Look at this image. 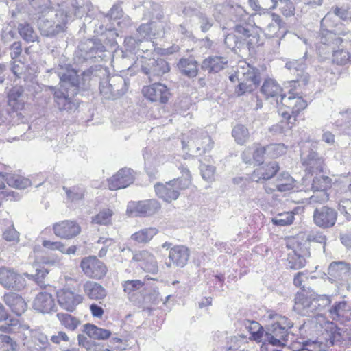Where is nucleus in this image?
<instances>
[{
    "label": "nucleus",
    "mask_w": 351,
    "mask_h": 351,
    "mask_svg": "<svg viewBox=\"0 0 351 351\" xmlns=\"http://www.w3.org/2000/svg\"><path fill=\"white\" fill-rule=\"evenodd\" d=\"M10 317L9 313L3 306L2 303L0 302V322L6 321Z\"/></svg>",
    "instance_id": "63"
},
{
    "label": "nucleus",
    "mask_w": 351,
    "mask_h": 351,
    "mask_svg": "<svg viewBox=\"0 0 351 351\" xmlns=\"http://www.w3.org/2000/svg\"><path fill=\"white\" fill-rule=\"evenodd\" d=\"M84 332L91 339L97 340L108 339L112 332L108 329L101 328L92 324L84 325Z\"/></svg>",
    "instance_id": "29"
},
{
    "label": "nucleus",
    "mask_w": 351,
    "mask_h": 351,
    "mask_svg": "<svg viewBox=\"0 0 351 351\" xmlns=\"http://www.w3.org/2000/svg\"><path fill=\"white\" fill-rule=\"evenodd\" d=\"M83 289L90 300H101L106 296V289L101 285L95 282L86 281L83 285Z\"/></svg>",
    "instance_id": "27"
},
{
    "label": "nucleus",
    "mask_w": 351,
    "mask_h": 351,
    "mask_svg": "<svg viewBox=\"0 0 351 351\" xmlns=\"http://www.w3.org/2000/svg\"><path fill=\"white\" fill-rule=\"evenodd\" d=\"M232 135L238 144H245L250 136L248 129L241 124H238L234 127L232 131Z\"/></svg>",
    "instance_id": "44"
},
{
    "label": "nucleus",
    "mask_w": 351,
    "mask_h": 351,
    "mask_svg": "<svg viewBox=\"0 0 351 351\" xmlns=\"http://www.w3.org/2000/svg\"><path fill=\"white\" fill-rule=\"evenodd\" d=\"M24 88L22 86H14L8 93V104L13 111L23 110L25 101L22 99Z\"/></svg>",
    "instance_id": "21"
},
{
    "label": "nucleus",
    "mask_w": 351,
    "mask_h": 351,
    "mask_svg": "<svg viewBox=\"0 0 351 351\" xmlns=\"http://www.w3.org/2000/svg\"><path fill=\"white\" fill-rule=\"evenodd\" d=\"M325 331L328 335V340L331 346L341 341L342 335L340 332V328L334 322H326L325 323Z\"/></svg>",
    "instance_id": "36"
},
{
    "label": "nucleus",
    "mask_w": 351,
    "mask_h": 351,
    "mask_svg": "<svg viewBox=\"0 0 351 351\" xmlns=\"http://www.w3.org/2000/svg\"><path fill=\"white\" fill-rule=\"evenodd\" d=\"M178 67L183 75L189 77H195L198 74V62L192 56L181 58L178 63Z\"/></svg>",
    "instance_id": "25"
},
{
    "label": "nucleus",
    "mask_w": 351,
    "mask_h": 351,
    "mask_svg": "<svg viewBox=\"0 0 351 351\" xmlns=\"http://www.w3.org/2000/svg\"><path fill=\"white\" fill-rule=\"evenodd\" d=\"M80 267L84 275L92 279L100 280L108 271L105 263L95 256L83 258L80 262Z\"/></svg>",
    "instance_id": "7"
},
{
    "label": "nucleus",
    "mask_w": 351,
    "mask_h": 351,
    "mask_svg": "<svg viewBox=\"0 0 351 351\" xmlns=\"http://www.w3.org/2000/svg\"><path fill=\"white\" fill-rule=\"evenodd\" d=\"M34 308L41 313H50L55 307V300L51 293L40 292L34 300Z\"/></svg>",
    "instance_id": "22"
},
{
    "label": "nucleus",
    "mask_w": 351,
    "mask_h": 351,
    "mask_svg": "<svg viewBox=\"0 0 351 351\" xmlns=\"http://www.w3.org/2000/svg\"><path fill=\"white\" fill-rule=\"evenodd\" d=\"M337 215V211L334 208L323 206L315 209L313 222L321 228H330L336 223Z\"/></svg>",
    "instance_id": "12"
},
{
    "label": "nucleus",
    "mask_w": 351,
    "mask_h": 351,
    "mask_svg": "<svg viewBox=\"0 0 351 351\" xmlns=\"http://www.w3.org/2000/svg\"><path fill=\"white\" fill-rule=\"evenodd\" d=\"M322 140L327 143H333L335 142V136L330 132L324 133Z\"/></svg>",
    "instance_id": "64"
},
{
    "label": "nucleus",
    "mask_w": 351,
    "mask_h": 351,
    "mask_svg": "<svg viewBox=\"0 0 351 351\" xmlns=\"http://www.w3.org/2000/svg\"><path fill=\"white\" fill-rule=\"evenodd\" d=\"M160 208V203L156 199L140 201L132 204L130 208L131 215L145 216L154 214Z\"/></svg>",
    "instance_id": "17"
},
{
    "label": "nucleus",
    "mask_w": 351,
    "mask_h": 351,
    "mask_svg": "<svg viewBox=\"0 0 351 351\" xmlns=\"http://www.w3.org/2000/svg\"><path fill=\"white\" fill-rule=\"evenodd\" d=\"M67 198L71 202L78 201L83 199L84 196V190L80 186H73L69 189H65Z\"/></svg>",
    "instance_id": "49"
},
{
    "label": "nucleus",
    "mask_w": 351,
    "mask_h": 351,
    "mask_svg": "<svg viewBox=\"0 0 351 351\" xmlns=\"http://www.w3.org/2000/svg\"><path fill=\"white\" fill-rule=\"evenodd\" d=\"M54 234L60 239L70 240L78 236L82 228L75 220H62L52 227Z\"/></svg>",
    "instance_id": "13"
},
{
    "label": "nucleus",
    "mask_w": 351,
    "mask_h": 351,
    "mask_svg": "<svg viewBox=\"0 0 351 351\" xmlns=\"http://www.w3.org/2000/svg\"><path fill=\"white\" fill-rule=\"evenodd\" d=\"M289 330L274 327L271 325V335L268 337L269 343L278 347H285L288 341Z\"/></svg>",
    "instance_id": "28"
},
{
    "label": "nucleus",
    "mask_w": 351,
    "mask_h": 351,
    "mask_svg": "<svg viewBox=\"0 0 351 351\" xmlns=\"http://www.w3.org/2000/svg\"><path fill=\"white\" fill-rule=\"evenodd\" d=\"M5 182L9 186L19 189H25L29 184L28 179L18 174H12L11 172L7 177Z\"/></svg>",
    "instance_id": "45"
},
{
    "label": "nucleus",
    "mask_w": 351,
    "mask_h": 351,
    "mask_svg": "<svg viewBox=\"0 0 351 351\" xmlns=\"http://www.w3.org/2000/svg\"><path fill=\"white\" fill-rule=\"evenodd\" d=\"M57 317L65 328L71 331L75 330L80 324V321L76 317L67 313H58Z\"/></svg>",
    "instance_id": "42"
},
{
    "label": "nucleus",
    "mask_w": 351,
    "mask_h": 351,
    "mask_svg": "<svg viewBox=\"0 0 351 351\" xmlns=\"http://www.w3.org/2000/svg\"><path fill=\"white\" fill-rule=\"evenodd\" d=\"M142 94L149 101L161 105L167 104L172 96L170 89L160 82L144 86L142 88Z\"/></svg>",
    "instance_id": "6"
},
{
    "label": "nucleus",
    "mask_w": 351,
    "mask_h": 351,
    "mask_svg": "<svg viewBox=\"0 0 351 351\" xmlns=\"http://www.w3.org/2000/svg\"><path fill=\"white\" fill-rule=\"evenodd\" d=\"M332 62L338 65L347 64L351 62V55L348 50H336L332 54Z\"/></svg>",
    "instance_id": "48"
},
{
    "label": "nucleus",
    "mask_w": 351,
    "mask_h": 351,
    "mask_svg": "<svg viewBox=\"0 0 351 351\" xmlns=\"http://www.w3.org/2000/svg\"><path fill=\"white\" fill-rule=\"evenodd\" d=\"M282 6L280 8L281 13L286 17L294 15L295 8L289 0H281Z\"/></svg>",
    "instance_id": "55"
},
{
    "label": "nucleus",
    "mask_w": 351,
    "mask_h": 351,
    "mask_svg": "<svg viewBox=\"0 0 351 351\" xmlns=\"http://www.w3.org/2000/svg\"><path fill=\"white\" fill-rule=\"evenodd\" d=\"M263 188L268 194L275 191L289 193L295 191L296 181L289 173L282 172L277 176L273 182L265 183Z\"/></svg>",
    "instance_id": "8"
},
{
    "label": "nucleus",
    "mask_w": 351,
    "mask_h": 351,
    "mask_svg": "<svg viewBox=\"0 0 351 351\" xmlns=\"http://www.w3.org/2000/svg\"><path fill=\"white\" fill-rule=\"evenodd\" d=\"M267 149L265 145L261 143H254L252 146L247 147L241 154L243 161L248 165H259L264 162Z\"/></svg>",
    "instance_id": "15"
},
{
    "label": "nucleus",
    "mask_w": 351,
    "mask_h": 351,
    "mask_svg": "<svg viewBox=\"0 0 351 351\" xmlns=\"http://www.w3.org/2000/svg\"><path fill=\"white\" fill-rule=\"evenodd\" d=\"M27 328L19 319H11L9 323L0 326V351H16L17 341L26 339L25 332Z\"/></svg>",
    "instance_id": "2"
},
{
    "label": "nucleus",
    "mask_w": 351,
    "mask_h": 351,
    "mask_svg": "<svg viewBox=\"0 0 351 351\" xmlns=\"http://www.w3.org/2000/svg\"><path fill=\"white\" fill-rule=\"evenodd\" d=\"M18 32L23 39L27 43H33L38 39V36L32 26L28 23H20L18 27Z\"/></svg>",
    "instance_id": "39"
},
{
    "label": "nucleus",
    "mask_w": 351,
    "mask_h": 351,
    "mask_svg": "<svg viewBox=\"0 0 351 351\" xmlns=\"http://www.w3.org/2000/svg\"><path fill=\"white\" fill-rule=\"evenodd\" d=\"M191 184L192 178L189 173L185 178H178L165 183H156L154 191L158 198L171 203L179 197L182 191L189 189Z\"/></svg>",
    "instance_id": "3"
},
{
    "label": "nucleus",
    "mask_w": 351,
    "mask_h": 351,
    "mask_svg": "<svg viewBox=\"0 0 351 351\" xmlns=\"http://www.w3.org/2000/svg\"><path fill=\"white\" fill-rule=\"evenodd\" d=\"M134 171L130 168H121L107 180L108 187L111 191L124 189L134 182Z\"/></svg>",
    "instance_id": "14"
},
{
    "label": "nucleus",
    "mask_w": 351,
    "mask_h": 351,
    "mask_svg": "<svg viewBox=\"0 0 351 351\" xmlns=\"http://www.w3.org/2000/svg\"><path fill=\"white\" fill-rule=\"evenodd\" d=\"M240 82L235 88V93L238 96L250 93L256 89L261 82L260 71L254 67L247 66L246 71L239 78Z\"/></svg>",
    "instance_id": "5"
},
{
    "label": "nucleus",
    "mask_w": 351,
    "mask_h": 351,
    "mask_svg": "<svg viewBox=\"0 0 351 351\" xmlns=\"http://www.w3.org/2000/svg\"><path fill=\"white\" fill-rule=\"evenodd\" d=\"M261 90L267 98H274L284 95L280 85L271 79L266 80L263 82Z\"/></svg>",
    "instance_id": "31"
},
{
    "label": "nucleus",
    "mask_w": 351,
    "mask_h": 351,
    "mask_svg": "<svg viewBox=\"0 0 351 351\" xmlns=\"http://www.w3.org/2000/svg\"><path fill=\"white\" fill-rule=\"evenodd\" d=\"M330 317L341 324L351 319V307L345 301L336 302L329 310Z\"/></svg>",
    "instance_id": "19"
},
{
    "label": "nucleus",
    "mask_w": 351,
    "mask_h": 351,
    "mask_svg": "<svg viewBox=\"0 0 351 351\" xmlns=\"http://www.w3.org/2000/svg\"><path fill=\"white\" fill-rule=\"evenodd\" d=\"M308 272L306 271H300L295 274L293 278V285L300 288H304L303 282L304 281V279H307V275Z\"/></svg>",
    "instance_id": "59"
},
{
    "label": "nucleus",
    "mask_w": 351,
    "mask_h": 351,
    "mask_svg": "<svg viewBox=\"0 0 351 351\" xmlns=\"http://www.w3.org/2000/svg\"><path fill=\"white\" fill-rule=\"evenodd\" d=\"M272 22L267 27V34L270 37H280L285 33V24L280 16L277 14L272 13Z\"/></svg>",
    "instance_id": "30"
},
{
    "label": "nucleus",
    "mask_w": 351,
    "mask_h": 351,
    "mask_svg": "<svg viewBox=\"0 0 351 351\" xmlns=\"http://www.w3.org/2000/svg\"><path fill=\"white\" fill-rule=\"evenodd\" d=\"M308 80V75L304 73L296 80L289 82V90L277 101L278 112L282 119L280 131L283 133L292 130L298 119L303 115L308 106V101L298 91L299 88L306 86Z\"/></svg>",
    "instance_id": "1"
},
{
    "label": "nucleus",
    "mask_w": 351,
    "mask_h": 351,
    "mask_svg": "<svg viewBox=\"0 0 351 351\" xmlns=\"http://www.w3.org/2000/svg\"><path fill=\"white\" fill-rule=\"evenodd\" d=\"M148 64L151 65L149 68L145 66H142L143 73L148 75L160 76L168 73L170 70L168 62L162 59L152 60Z\"/></svg>",
    "instance_id": "26"
},
{
    "label": "nucleus",
    "mask_w": 351,
    "mask_h": 351,
    "mask_svg": "<svg viewBox=\"0 0 351 351\" xmlns=\"http://www.w3.org/2000/svg\"><path fill=\"white\" fill-rule=\"evenodd\" d=\"M280 170L277 161L261 162L257 165L251 174V178L256 182H265L274 178Z\"/></svg>",
    "instance_id": "11"
},
{
    "label": "nucleus",
    "mask_w": 351,
    "mask_h": 351,
    "mask_svg": "<svg viewBox=\"0 0 351 351\" xmlns=\"http://www.w3.org/2000/svg\"><path fill=\"white\" fill-rule=\"evenodd\" d=\"M267 155L274 159L285 156L288 151V147L282 143H274L265 145Z\"/></svg>",
    "instance_id": "37"
},
{
    "label": "nucleus",
    "mask_w": 351,
    "mask_h": 351,
    "mask_svg": "<svg viewBox=\"0 0 351 351\" xmlns=\"http://www.w3.org/2000/svg\"><path fill=\"white\" fill-rule=\"evenodd\" d=\"M158 233L156 228L149 227L141 229L131 235V239L138 244H146Z\"/></svg>",
    "instance_id": "32"
},
{
    "label": "nucleus",
    "mask_w": 351,
    "mask_h": 351,
    "mask_svg": "<svg viewBox=\"0 0 351 351\" xmlns=\"http://www.w3.org/2000/svg\"><path fill=\"white\" fill-rule=\"evenodd\" d=\"M3 300L16 315H21L27 310V305L24 299L17 293L9 292L4 294Z\"/></svg>",
    "instance_id": "20"
},
{
    "label": "nucleus",
    "mask_w": 351,
    "mask_h": 351,
    "mask_svg": "<svg viewBox=\"0 0 351 351\" xmlns=\"http://www.w3.org/2000/svg\"><path fill=\"white\" fill-rule=\"evenodd\" d=\"M320 43L327 45H339L342 44L344 41L348 42L337 36V34L331 31L322 30L320 33ZM348 47L347 45H345Z\"/></svg>",
    "instance_id": "38"
},
{
    "label": "nucleus",
    "mask_w": 351,
    "mask_h": 351,
    "mask_svg": "<svg viewBox=\"0 0 351 351\" xmlns=\"http://www.w3.org/2000/svg\"><path fill=\"white\" fill-rule=\"evenodd\" d=\"M190 250L183 245H177L170 248L169 252L168 267L176 266L183 267L185 266L189 259Z\"/></svg>",
    "instance_id": "16"
},
{
    "label": "nucleus",
    "mask_w": 351,
    "mask_h": 351,
    "mask_svg": "<svg viewBox=\"0 0 351 351\" xmlns=\"http://www.w3.org/2000/svg\"><path fill=\"white\" fill-rule=\"evenodd\" d=\"M2 224L6 228L2 233L3 239L13 243H17L19 241V233L16 230L13 222L3 219Z\"/></svg>",
    "instance_id": "35"
},
{
    "label": "nucleus",
    "mask_w": 351,
    "mask_h": 351,
    "mask_svg": "<svg viewBox=\"0 0 351 351\" xmlns=\"http://www.w3.org/2000/svg\"><path fill=\"white\" fill-rule=\"evenodd\" d=\"M29 1L35 9L48 8L51 5L50 0H29Z\"/></svg>",
    "instance_id": "61"
},
{
    "label": "nucleus",
    "mask_w": 351,
    "mask_h": 351,
    "mask_svg": "<svg viewBox=\"0 0 351 351\" xmlns=\"http://www.w3.org/2000/svg\"><path fill=\"white\" fill-rule=\"evenodd\" d=\"M36 267V274L23 273V276L27 277L29 280L36 282L38 285L43 283L45 277L48 275L49 270L44 267L34 264Z\"/></svg>",
    "instance_id": "46"
},
{
    "label": "nucleus",
    "mask_w": 351,
    "mask_h": 351,
    "mask_svg": "<svg viewBox=\"0 0 351 351\" xmlns=\"http://www.w3.org/2000/svg\"><path fill=\"white\" fill-rule=\"evenodd\" d=\"M348 6L335 7L333 10L335 15L344 21H351V10Z\"/></svg>",
    "instance_id": "53"
},
{
    "label": "nucleus",
    "mask_w": 351,
    "mask_h": 351,
    "mask_svg": "<svg viewBox=\"0 0 351 351\" xmlns=\"http://www.w3.org/2000/svg\"><path fill=\"white\" fill-rule=\"evenodd\" d=\"M306 261L305 258L297 253L289 254L288 265L291 269L298 270L305 267Z\"/></svg>",
    "instance_id": "47"
},
{
    "label": "nucleus",
    "mask_w": 351,
    "mask_h": 351,
    "mask_svg": "<svg viewBox=\"0 0 351 351\" xmlns=\"http://www.w3.org/2000/svg\"><path fill=\"white\" fill-rule=\"evenodd\" d=\"M348 265L344 262H332L329 265V272L333 276H340L342 271L347 270Z\"/></svg>",
    "instance_id": "51"
},
{
    "label": "nucleus",
    "mask_w": 351,
    "mask_h": 351,
    "mask_svg": "<svg viewBox=\"0 0 351 351\" xmlns=\"http://www.w3.org/2000/svg\"><path fill=\"white\" fill-rule=\"evenodd\" d=\"M202 178L206 181H212L215 179V167L212 165H204L201 169Z\"/></svg>",
    "instance_id": "54"
},
{
    "label": "nucleus",
    "mask_w": 351,
    "mask_h": 351,
    "mask_svg": "<svg viewBox=\"0 0 351 351\" xmlns=\"http://www.w3.org/2000/svg\"><path fill=\"white\" fill-rule=\"evenodd\" d=\"M69 341V337L63 331L58 332L56 335H53L51 337V341L56 345H58L61 341L67 342Z\"/></svg>",
    "instance_id": "60"
},
{
    "label": "nucleus",
    "mask_w": 351,
    "mask_h": 351,
    "mask_svg": "<svg viewBox=\"0 0 351 351\" xmlns=\"http://www.w3.org/2000/svg\"><path fill=\"white\" fill-rule=\"evenodd\" d=\"M333 185L332 180L328 176H317L314 177L311 184V189L314 192L321 193V197L314 194L310 198L311 202L322 203L329 199L330 193Z\"/></svg>",
    "instance_id": "9"
},
{
    "label": "nucleus",
    "mask_w": 351,
    "mask_h": 351,
    "mask_svg": "<svg viewBox=\"0 0 351 351\" xmlns=\"http://www.w3.org/2000/svg\"><path fill=\"white\" fill-rule=\"evenodd\" d=\"M247 330L250 334V339L257 343H261L265 332L263 327L256 321L250 322Z\"/></svg>",
    "instance_id": "43"
},
{
    "label": "nucleus",
    "mask_w": 351,
    "mask_h": 351,
    "mask_svg": "<svg viewBox=\"0 0 351 351\" xmlns=\"http://www.w3.org/2000/svg\"><path fill=\"white\" fill-rule=\"evenodd\" d=\"M90 310L93 317L101 318L104 315V310L97 304H93L90 306Z\"/></svg>",
    "instance_id": "62"
},
{
    "label": "nucleus",
    "mask_w": 351,
    "mask_h": 351,
    "mask_svg": "<svg viewBox=\"0 0 351 351\" xmlns=\"http://www.w3.org/2000/svg\"><path fill=\"white\" fill-rule=\"evenodd\" d=\"M144 285V282L140 280H128L122 283L123 291L130 300L134 296L135 292L141 289Z\"/></svg>",
    "instance_id": "41"
},
{
    "label": "nucleus",
    "mask_w": 351,
    "mask_h": 351,
    "mask_svg": "<svg viewBox=\"0 0 351 351\" xmlns=\"http://www.w3.org/2000/svg\"><path fill=\"white\" fill-rule=\"evenodd\" d=\"M228 61L225 57L212 56L205 58L202 63V68L209 73H218L228 65Z\"/></svg>",
    "instance_id": "23"
},
{
    "label": "nucleus",
    "mask_w": 351,
    "mask_h": 351,
    "mask_svg": "<svg viewBox=\"0 0 351 351\" xmlns=\"http://www.w3.org/2000/svg\"><path fill=\"white\" fill-rule=\"evenodd\" d=\"M110 348H106L104 345L97 343H88L87 351H125L127 350V341L123 339L114 337L110 340Z\"/></svg>",
    "instance_id": "24"
},
{
    "label": "nucleus",
    "mask_w": 351,
    "mask_h": 351,
    "mask_svg": "<svg viewBox=\"0 0 351 351\" xmlns=\"http://www.w3.org/2000/svg\"><path fill=\"white\" fill-rule=\"evenodd\" d=\"M298 208H295L293 211L284 212L278 213L271 219L274 225L278 226H286L291 225L295 219V215L298 213Z\"/></svg>",
    "instance_id": "33"
},
{
    "label": "nucleus",
    "mask_w": 351,
    "mask_h": 351,
    "mask_svg": "<svg viewBox=\"0 0 351 351\" xmlns=\"http://www.w3.org/2000/svg\"><path fill=\"white\" fill-rule=\"evenodd\" d=\"M305 162L310 167H313L315 165L322 166L324 163V160L316 152H312L308 154Z\"/></svg>",
    "instance_id": "57"
},
{
    "label": "nucleus",
    "mask_w": 351,
    "mask_h": 351,
    "mask_svg": "<svg viewBox=\"0 0 351 351\" xmlns=\"http://www.w3.org/2000/svg\"><path fill=\"white\" fill-rule=\"evenodd\" d=\"M0 285L6 289L19 291L25 287V282L14 269L2 266L0 267Z\"/></svg>",
    "instance_id": "10"
},
{
    "label": "nucleus",
    "mask_w": 351,
    "mask_h": 351,
    "mask_svg": "<svg viewBox=\"0 0 351 351\" xmlns=\"http://www.w3.org/2000/svg\"><path fill=\"white\" fill-rule=\"evenodd\" d=\"M75 285L64 287L56 291L58 304L62 309L69 312H73L84 300V295L79 293L81 288L80 283L77 280H75Z\"/></svg>",
    "instance_id": "4"
},
{
    "label": "nucleus",
    "mask_w": 351,
    "mask_h": 351,
    "mask_svg": "<svg viewBox=\"0 0 351 351\" xmlns=\"http://www.w3.org/2000/svg\"><path fill=\"white\" fill-rule=\"evenodd\" d=\"M10 56L12 60L17 59L22 53V44L20 41H16L10 47Z\"/></svg>",
    "instance_id": "58"
},
{
    "label": "nucleus",
    "mask_w": 351,
    "mask_h": 351,
    "mask_svg": "<svg viewBox=\"0 0 351 351\" xmlns=\"http://www.w3.org/2000/svg\"><path fill=\"white\" fill-rule=\"evenodd\" d=\"M42 244L43 246L48 250L64 252V244L61 241L44 240Z\"/></svg>",
    "instance_id": "52"
},
{
    "label": "nucleus",
    "mask_w": 351,
    "mask_h": 351,
    "mask_svg": "<svg viewBox=\"0 0 351 351\" xmlns=\"http://www.w3.org/2000/svg\"><path fill=\"white\" fill-rule=\"evenodd\" d=\"M312 302V298L303 289L302 291L298 292L295 295L294 309L298 312H302L310 307Z\"/></svg>",
    "instance_id": "34"
},
{
    "label": "nucleus",
    "mask_w": 351,
    "mask_h": 351,
    "mask_svg": "<svg viewBox=\"0 0 351 351\" xmlns=\"http://www.w3.org/2000/svg\"><path fill=\"white\" fill-rule=\"evenodd\" d=\"M11 172L10 167L0 162V190L5 189V180Z\"/></svg>",
    "instance_id": "56"
},
{
    "label": "nucleus",
    "mask_w": 351,
    "mask_h": 351,
    "mask_svg": "<svg viewBox=\"0 0 351 351\" xmlns=\"http://www.w3.org/2000/svg\"><path fill=\"white\" fill-rule=\"evenodd\" d=\"M114 215L112 210L110 208H105L92 218V223L107 226L111 223L112 217Z\"/></svg>",
    "instance_id": "40"
},
{
    "label": "nucleus",
    "mask_w": 351,
    "mask_h": 351,
    "mask_svg": "<svg viewBox=\"0 0 351 351\" xmlns=\"http://www.w3.org/2000/svg\"><path fill=\"white\" fill-rule=\"evenodd\" d=\"M270 318L275 319L271 324L274 327L290 330L293 326V323L285 316L278 315L277 314L270 315Z\"/></svg>",
    "instance_id": "50"
},
{
    "label": "nucleus",
    "mask_w": 351,
    "mask_h": 351,
    "mask_svg": "<svg viewBox=\"0 0 351 351\" xmlns=\"http://www.w3.org/2000/svg\"><path fill=\"white\" fill-rule=\"evenodd\" d=\"M132 260L138 263L140 267L145 271L154 273L158 270L156 257L149 250L136 252L133 254Z\"/></svg>",
    "instance_id": "18"
}]
</instances>
